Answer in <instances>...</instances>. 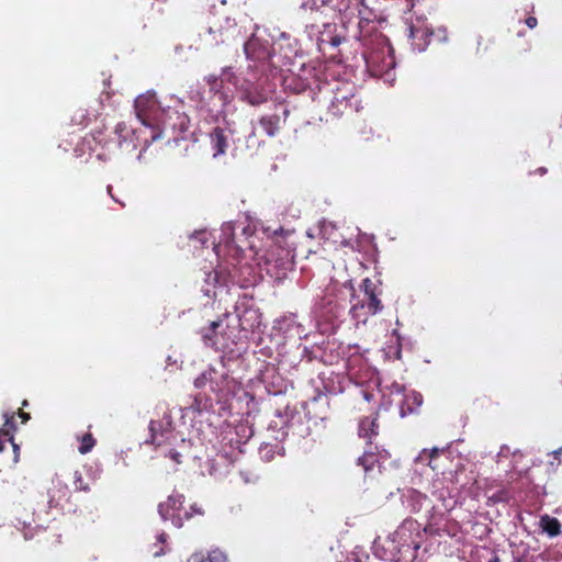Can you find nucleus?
<instances>
[{
    "label": "nucleus",
    "mask_w": 562,
    "mask_h": 562,
    "mask_svg": "<svg viewBox=\"0 0 562 562\" xmlns=\"http://www.w3.org/2000/svg\"><path fill=\"white\" fill-rule=\"evenodd\" d=\"M434 504L426 515L427 522L422 529L420 524L412 518L405 519L401 526L390 536L400 553H409L412 559L416 558L422 547L424 533L435 536L456 537L460 531L459 522L451 517L458 499L449 485L443 480H436L432 490Z\"/></svg>",
    "instance_id": "1"
},
{
    "label": "nucleus",
    "mask_w": 562,
    "mask_h": 562,
    "mask_svg": "<svg viewBox=\"0 0 562 562\" xmlns=\"http://www.w3.org/2000/svg\"><path fill=\"white\" fill-rule=\"evenodd\" d=\"M353 291L349 283H331L325 289L324 295L313 307L316 326L323 334H333L340 326L348 301L351 304L350 315L357 325L366 324L370 316L382 311L379 297L360 299Z\"/></svg>",
    "instance_id": "2"
},
{
    "label": "nucleus",
    "mask_w": 562,
    "mask_h": 562,
    "mask_svg": "<svg viewBox=\"0 0 562 562\" xmlns=\"http://www.w3.org/2000/svg\"><path fill=\"white\" fill-rule=\"evenodd\" d=\"M241 237L238 241H235L234 234L236 229V222H226L221 227L218 241L214 244V251L220 257H232L237 260L246 248L254 252L255 257L269 258L263 252V238L267 240L271 239L272 236L282 233V227L270 229L266 227L260 221L245 215V222L243 223Z\"/></svg>",
    "instance_id": "3"
},
{
    "label": "nucleus",
    "mask_w": 562,
    "mask_h": 562,
    "mask_svg": "<svg viewBox=\"0 0 562 562\" xmlns=\"http://www.w3.org/2000/svg\"><path fill=\"white\" fill-rule=\"evenodd\" d=\"M376 23L372 22L371 31L358 40L362 46V58L370 76L393 85L396 79L394 52L387 37L378 31Z\"/></svg>",
    "instance_id": "4"
},
{
    "label": "nucleus",
    "mask_w": 562,
    "mask_h": 562,
    "mask_svg": "<svg viewBox=\"0 0 562 562\" xmlns=\"http://www.w3.org/2000/svg\"><path fill=\"white\" fill-rule=\"evenodd\" d=\"M194 386L205 395L206 403L203 408L212 406V402L226 403L235 396L240 389V384L229 376L223 369L209 368L202 372L195 380Z\"/></svg>",
    "instance_id": "5"
},
{
    "label": "nucleus",
    "mask_w": 562,
    "mask_h": 562,
    "mask_svg": "<svg viewBox=\"0 0 562 562\" xmlns=\"http://www.w3.org/2000/svg\"><path fill=\"white\" fill-rule=\"evenodd\" d=\"M244 53L248 60V68L263 75L274 77L278 72L279 60L271 50V43L265 30L256 27L251 36L244 43Z\"/></svg>",
    "instance_id": "6"
},
{
    "label": "nucleus",
    "mask_w": 562,
    "mask_h": 562,
    "mask_svg": "<svg viewBox=\"0 0 562 562\" xmlns=\"http://www.w3.org/2000/svg\"><path fill=\"white\" fill-rule=\"evenodd\" d=\"M355 87L347 82H324L317 92L316 102L327 109V115L333 119L340 116L348 109L358 111V101L355 100Z\"/></svg>",
    "instance_id": "7"
},
{
    "label": "nucleus",
    "mask_w": 562,
    "mask_h": 562,
    "mask_svg": "<svg viewBox=\"0 0 562 562\" xmlns=\"http://www.w3.org/2000/svg\"><path fill=\"white\" fill-rule=\"evenodd\" d=\"M116 142H109L105 144L108 149L112 147H119L122 151L132 153L137 148L138 145L144 144V148L137 156L140 160L142 153L155 140L160 138V133L157 132L153 126L144 125L139 127H131L125 123H119L115 126Z\"/></svg>",
    "instance_id": "8"
},
{
    "label": "nucleus",
    "mask_w": 562,
    "mask_h": 562,
    "mask_svg": "<svg viewBox=\"0 0 562 562\" xmlns=\"http://www.w3.org/2000/svg\"><path fill=\"white\" fill-rule=\"evenodd\" d=\"M280 72V80L285 90L302 93L310 92L313 101L317 98V92L323 83L319 79L318 71L311 65L301 64L297 71L292 69L278 68Z\"/></svg>",
    "instance_id": "9"
},
{
    "label": "nucleus",
    "mask_w": 562,
    "mask_h": 562,
    "mask_svg": "<svg viewBox=\"0 0 562 562\" xmlns=\"http://www.w3.org/2000/svg\"><path fill=\"white\" fill-rule=\"evenodd\" d=\"M229 315L225 314L223 318L213 321L207 327L201 329L200 334L203 342L216 350L233 351V346L237 345L236 329L228 322Z\"/></svg>",
    "instance_id": "10"
},
{
    "label": "nucleus",
    "mask_w": 562,
    "mask_h": 562,
    "mask_svg": "<svg viewBox=\"0 0 562 562\" xmlns=\"http://www.w3.org/2000/svg\"><path fill=\"white\" fill-rule=\"evenodd\" d=\"M302 417L299 413L285 408L284 412L277 411L273 419L269 424V430L273 432V438L278 441L284 440L290 434L303 436L304 431L300 429Z\"/></svg>",
    "instance_id": "11"
},
{
    "label": "nucleus",
    "mask_w": 562,
    "mask_h": 562,
    "mask_svg": "<svg viewBox=\"0 0 562 562\" xmlns=\"http://www.w3.org/2000/svg\"><path fill=\"white\" fill-rule=\"evenodd\" d=\"M201 116H204L206 119L205 113L212 117V120L217 123L215 127L212 128V131L209 133L210 135V144L211 148L213 150V157H218L221 155H224L227 150V148L231 145L232 137H233V131L227 125H220V120L224 117L222 116V113L220 110H216L215 113H213V110H200Z\"/></svg>",
    "instance_id": "12"
},
{
    "label": "nucleus",
    "mask_w": 562,
    "mask_h": 562,
    "mask_svg": "<svg viewBox=\"0 0 562 562\" xmlns=\"http://www.w3.org/2000/svg\"><path fill=\"white\" fill-rule=\"evenodd\" d=\"M135 112L142 126L149 125L156 130L165 106H161L153 91H147L135 99Z\"/></svg>",
    "instance_id": "13"
},
{
    "label": "nucleus",
    "mask_w": 562,
    "mask_h": 562,
    "mask_svg": "<svg viewBox=\"0 0 562 562\" xmlns=\"http://www.w3.org/2000/svg\"><path fill=\"white\" fill-rule=\"evenodd\" d=\"M348 348L349 350L355 349L346 360V368L350 379L353 380L356 384H363L368 381L378 385L379 380L376 372L368 366L362 355H358L359 347L349 346Z\"/></svg>",
    "instance_id": "14"
},
{
    "label": "nucleus",
    "mask_w": 562,
    "mask_h": 562,
    "mask_svg": "<svg viewBox=\"0 0 562 562\" xmlns=\"http://www.w3.org/2000/svg\"><path fill=\"white\" fill-rule=\"evenodd\" d=\"M149 439L145 443L154 445L156 448L171 446L178 440L169 413H165L160 419L149 423Z\"/></svg>",
    "instance_id": "15"
},
{
    "label": "nucleus",
    "mask_w": 562,
    "mask_h": 562,
    "mask_svg": "<svg viewBox=\"0 0 562 562\" xmlns=\"http://www.w3.org/2000/svg\"><path fill=\"white\" fill-rule=\"evenodd\" d=\"M290 110L285 103H273V108L261 115L257 124L269 137H274L285 124Z\"/></svg>",
    "instance_id": "16"
},
{
    "label": "nucleus",
    "mask_w": 562,
    "mask_h": 562,
    "mask_svg": "<svg viewBox=\"0 0 562 562\" xmlns=\"http://www.w3.org/2000/svg\"><path fill=\"white\" fill-rule=\"evenodd\" d=\"M189 116L178 108L166 106L159 116L156 131L162 133L170 130L172 132L183 133L189 128Z\"/></svg>",
    "instance_id": "17"
},
{
    "label": "nucleus",
    "mask_w": 562,
    "mask_h": 562,
    "mask_svg": "<svg viewBox=\"0 0 562 562\" xmlns=\"http://www.w3.org/2000/svg\"><path fill=\"white\" fill-rule=\"evenodd\" d=\"M409 40L414 50L425 52L429 45L434 31L426 24L424 18L418 16L408 24Z\"/></svg>",
    "instance_id": "18"
},
{
    "label": "nucleus",
    "mask_w": 562,
    "mask_h": 562,
    "mask_svg": "<svg viewBox=\"0 0 562 562\" xmlns=\"http://www.w3.org/2000/svg\"><path fill=\"white\" fill-rule=\"evenodd\" d=\"M273 328L288 338L303 339L308 336V330L297 321V315L294 313H289L277 318Z\"/></svg>",
    "instance_id": "19"
},
{
    "label": "nucleus",
    "mask_w": 562,
    "mask_h": 562,
    "mask_svg": "<svg viewBox=\"0 0 562 562\" xmlns=\"http://www.w3.org/2000/svg\"><path fill=\"white\" fill-rule=\"evenodd\" d=\"M435 482L432 483V485ZM432 490L431 487L430 497H428L426 494L420 493L419 491L415 488H405L401 493V502L402 505L413 514L419 513L422 509L429 507L427 513L431 509L434 504V497H432Z\"/></svg>",
    "instance_id": "20"
},
{
    "label": "nucleus",
    "mask_w": 562,
    "mask_h": 562,
    "mask_svg": "<svg viewBox=\"0 0 562 562\" xmlns=\"http://www.w3.org/2000/svg\"><path fill=\"white\" fill-rule=\"evenodd\" d=\"M184 503V496L179 493H175L168 497V499L158 505V513L160 518L166 520H171V524L176 528H181L183 526V518L178 514V512L182 508Z\"/></svg>",
    "instance_id": "21"
},
{
    "label": "nucleus",
    "mask_w": 562,
    "mask_h": 562,
    "mask_svg": "<svg viewBox=\"0 0 562 562\" xmlns=\"http://www.w3.org/2000/svg\"><path fill=\"white\" fill-rule=\"evenodd\" d=\"M261 381L266 391L272 395L285 394L291 383L285 380L274 367H268L261 374Z\"/></svg>",
    "instance_id": "22"
},
{
    "label": "nucleus",
    "mask_w": 562,
    "mask_h": 562,
    "mask_svg": "<svg viewBox=\"0 0 562 562\" xmlns=\"http://www.w3.org/2000/svg\"><path fill=\"white\" fill-rule=\"evenodd\" d=\"M252 436V430L247 424H239L234 428H228L225 431L223 440L231 447V454L241 452V446L245 445Z\"/></svg>",
    "instance_id": "23"
},
{
    "label": "nucleus",
    "mask_w": 562,
    "mask_h": 562,
    "mask_svg": "<svg viewBox=\"0 0 562 562\" xmlns=\"http://www.w3.org/2000/svg\"><path fill=\"white\" fill-rule=\"evenodd\" d=\"M277 45L280 50L283 52L282 55L277 56V60H279V68L288 66L292 57L297 56L300 50L297 40L286 33L280 34Z\"/></svg>",
    "instance_id": "24"
},
{
    "label": "nucleus",
    "mask_w": 562,
    "mask_h": 562,
    "mask_svg": "<svg viewBox=\"0 0 562 562\" xmlns=\"http://www.w3.org/2000/svg\"><path fill=\"white\" fill-rule=\"evenodd\" d=\"M225 22V27L215 29L214 26H210L207 29L209 35L212 36V41L214 42V44L228 42L232 37H234L235 33L237 32L236 23L234 20L226 18Z\"/></svg>",
    "instance_id": "25"
},
{
    "label": "nucleus",
    "mask_w": 562,
    "mask_h": 562,
    "mask_svg": "<svg viewBox=\"0 0 562 562\" xmlns=\"http://www.w3.org/2000/svg\"><path fill=\"white\" fill-rule=\"evenodd\" d=\"M238 326L243 330H254L261 325V316L256 310H247L243 315H237Z\"/></svg>",
    "instance_id": "26"
},
{
    "label": "nucleus",
    "mask_w": 562,
    "mask_h": 562,
    "mask_svg": "<svg viewBox=\"0 0 562 562\" xmlns=\"http://www.w3.org/2000/svg\"><path fill=\"white\" fill-rule=\"evenodd\" d=\"M378 414L373 417H366L361 419L359 424V436L369 439V443H372V438L378 435Z\"/></svg>",
    "instance_id": "27"
},
{
    "label": "nucleus",
    "mask_w": 562,
    "mask_h": 562,
    "mask_svg": "<svg viewBox=\"0 0 562 562\" xmlns=\"http://www.w3.org/2000/svg\"><path fill=\"white\" fill-rule=\"evenodd\" d=\"M423 404V396L417 392L407 394L401 405V416L414 413Z\"/></svg>",
    "instance_id": "28"
},
{
    "label": "nucleus",
    "mask_w": 562,
    "mask_h": 562,
    "mask_svg": "<svg viewBox=\"0 0 562 562\" xmlns=\"http://www.w3.org/2000/svg\"><path fill=\"white\" fill-rule=\"evenodd\" d=\"M269 93L265 90H258L257 87L250 86L245 88L243 99L251 105L262 104L268 100Z\"/></svg>",
    "instance_id": "29"
},
{
    "label": "nucleus",
    "mask_w": 562,
    "mask_h": 562,
    "mask_svg": "<svg viewBox=\"0 0 562 562\" xmlns=\"http://www.w3.org/2000/svg\"><path fill=\"white\" fill-rule=\"evenodd\" d=\"M540 528L551 538L557 537L561 532L560 521L557 518L550 517L548 515H544L540 518Z\"/></svg>",
    "instance_id": "30"
},
{
    "label": "nucleus",
    "mask_w": 562,
    "mask_h": 562,
    "mask_svg": "<svg viewBox=\"0 0 562 562\" xmlns=\"http://www.w3.org/2000/svg\"><path fill=\"white\" fill-rule=\"evenodd\" d=\"M378 462L379 459L372 448L366 449L363 454L358 459V464L362 465L366 472L373 469Z\"/></svg>",
    "instance_id": "31"
},
{
    "label": "nucleus",
    "mask_w": 562,
    "mask_h": 562,
    "mask_svg": "<svg viewBox=\"0 0 562 562\" xmlns=\"http://www.w3.org/2000/svg\"><path fill=\"white\" fill-rule=\"evenodd\" d=\"M277 447V445L262 443L259 448V456L261 460L266 462L271 461L274 457Z\"/></svg>",
    "instance_id": "32"
},
{
    "label": "nucleus",
    "mask_w": 562,
    "mask_h": 562,
    "mask_svg": "<svg viewBox=\"0 0 562 562\" xmlns=\"http://www.w3.org/2000/svg\"><path fill=\"white\" fill-rule=\"evenodd\" d=\"M360 288L363 291L362 297H364V300H371V297H378V294L375 293V285L369 278H366L362 281Z\"/></svg>",
    "instance_id": "33"
},
{
    "label": "nucleus",
    "mask_w": 562,
    "mask_h": 562,
    "mask_svg": "<svg viewBox=\"0 0 562 562\" xmlns=\"http://www.w3.org/2000/svg\"><path fill=\"white\" fill-rule=\"evenodd\" d=\"M438 454V449L434 448L432 450L428 451L427 449H424L415 459L416 462L427 463L429 467L431 465V460Z\"/></svg>",
    "instance_id": "34"
},
{
    "label": "nucleus",
    "mask_w": 562,
    "mask_h": 562,
    "mask_svg": "<svg viewBox=\"0 0 562 562\" xmlns=\"http://www.w3.org/2000/svg\"><path fill=\"white\" fill-rule=\"evenodd\" d=\"M94 445H95V440L93 439V437L90 434H86L81 438V445L79 447V452L81 454H86L92 450Z\"/></svg>",
    "instance_id": "35"
},
{
    "label": "nucleus",
    "mask_w": 562,
    "mask_h": 562,
    "mask_svg": "<svg viewBox=\"0 0 562 562\" xmlns=\"http://www.w3.org/2000/svg\"><path fill=\"white\" fill-rule=\"evenodd\" d=\"M221 82H228L234 86H238V78L236 77L235 72L231 67H226L222 70V74L220 76Z\"/></svg>",
    "instance_id": "36"
},
{
    "label": "nucleus",
    "mask_w": 562,
    "mask_h": 562,
    "mask_svg": "<svg viewBox=\"0 0 562 562\" xmlns=\"http://www.w3.org/2000/svg\"><path fill=\"white\" fill-rule=\"evenodd\" d=\"M207 560L209 562H227V557L223 551L214 549L210 551Z\"/></svg>",
    "instance_id": "37"
},
{
    "label": "nucleus",
    "mask_w": 562,
    "mask_h": 562,
    "mask_svg": "<svg viewBox=\"0 0 562 562\" xmlns=\"http://www.w3.org/2000/svg\"><path fill=\"white\" fill-rule=\"evenodd\" d=\"M74 479H75V481H74L75 488L77 491H83V492L90 491L89 485L83 483L82 474L79 471L75 472Z\"/></svg>",
    "instance_id": "38"
},
{
    "label": "nucleus",
    "mask_w": 562,
    "mask_h": 562,
    "mask_svg": "<svg viewBox=\"0 0 562 562\" xmlns=\"http://www.w3.org/2000/svg\"><path fill=\"white\" fill-rule=\"evenodd\" d=\"M211 234L207 231H198L191 235L193 240H198L202 246L209 243Z\"/></svg>",
    "instance_id": "39"
},
{
    "label": "nucleus",
    "mask_w": 562,
    "mask_h": 562,
    "mask_svg": "<svg viewBox=\"0 0 562 562\" xmlns=\"http://www.w3.org/2000/svg\"><path fill=\"white\" fill-rule=\"evenodd\" d=\"M203 514H204L203 509L200 506H198L196 504H193L190 507V509L184 513V517H182V518H183V520L184 519L188 520V519L192 518L194 515H203Z\"/></svg>",
    "instance_id": "40"
},
{
    "label": "nucleus",
    "mask_w": 562,
    "mask_h": 562,
    "mask_svg": "<svg viewBox=\"0 0 562 562\" xmlns=\"http://www.w3.org/2000/svg\"><path fill=\"white\" fill-rule=\"evenodd\" d=\"M432 36H436V38L442 43L447 42L448 40L447 30L445 27L438 29L436 32H434Z\"/></svg>",
    "instance_id": "41"
},
{
    "label": "nucleus",
    "mask_w": 562,
    "mask_h": 562,
    "mask_svg": "<svg viewBox=\"0 0 562 562\" xmlns=\"http://www.w3.org/2000/svg\"><path fill=\"white\" fill-rule=\"evenodd\" d=\"M165 456L170 458L177 464L181 463V454L178 451H176L175 449H169Z\"/></svg>",
    "instance_id": "42"
},
{
    "label": "nucleus",
    "mask_w": 562,
    "mask_h": 562,
    "mask_svg": "<svg viewBox=\"0 0 562 562\" xmlns=\"http://www.w3.org/2000/svg\"><path fill=\"white\" fill-rule=\"evenodd\" d=\"M188 562H209L207 558L204 557L203 553L196 552L193 553L189 559Z\"/></svg>",
    "instance_id": "43"
},
{
    "label": "nucleus",
    "mask_w": 562,
    "mask_h": 562,
    "mask_svg": "<svg viewBox=\"0 0 562 562\" xmlns=\"http://www.w3.org/2000/svg\"><path fill=\"white\" fill-rule=\"evenodd\" d=\"M206 81L211 86L212 90H216L218 87L220 78H217L216 76H209L206 77Z\"/></svg>",
    "instance_id": "44"
},
{
    "label": "nucleus",
    "mask_w": 562,
    "mask_h": 562,
    "mask_svg": "<svg viewBox=\"0 0 562 562\" xmlns=\"http://www.w3.org/2000/svg\"><path fill=\"white\" fill-rule=\"evenodd\" d=\"M509 453V448L507 446H502L499 452L497 453V461H499L501 457H507Z\"/></svg>",
    "instance_id": "45"
},
{
    "label": "nucleus",
    "mask_w": 562,
    "mask_h": 562,
    "mask_svg": "<svg viewBox=\"0 0 562 562\" xmlns=\"http://www.w3.org/2000/svg\"><path fill=\"white\" fill-rule=\"evenodd\" d=\"M526 24L528 25V27L533 29L537 26V19L535 16H529L528 19H526Z\"/></svg>",
    "instance_id": "46"
},
{
    "label": "nucleus",
    "mask_w": 562,
    "mask_h": 562,
    "mask_svg": "<svg viewBox=\"0 0 562 562\" xmlns=\"http://www.w3.org/2000/svg\"><path fill=\"white\" fill-rule=\"evenodd\" d=\"M313 358H321L324 362H328V363H333L334 362V359H327L325 358V355H313L312 357H308V360H312Z\"/></svg>",
    "instance_id": "47"
},
{
    "label": "nucleus",
    "mask_w": 562,
    "mask_h": 562,
    "mask_svg": "<svg viewBox=\"0 0 562 562\" xmlns=\"http://www.w3.org/2000/svg\"><path fill=\"white\" fill-rule=\"evenodd\" d=\"M167 538H168V536H167L166 532H160V533L157 535V541L159 543H166Z\"/></svg>",
    "instance_id": "48"
},
{
    "label": "nucleus",
    "mask_w": 562,
    "mask_h": 562,
    "mask_svg": "<svg viewBox=\"0 0 562 562\" xmlns=\"http://www.w3.org/2000/svg\"><path fill=\"white\" fill-rule=\"evenodd\" d=\"M362 395L367 402H370L373 400V394L367 390L362 391Z\"/></svg>",
    "instance_id": "49"
},
{
    "label": "nucleus",
    "mask_w": 562,
    "mask_h": 562,
    "mask_svg": "<svg viewBox=\"0 0 562 562\" xmlns=\"http://www.w3.org/2000/svg\"><path fill=\"white\" fill-rule=\"evenodd\" d=\"M211 279H213L214 281H217V272H214V274L212 272H210L206 277V282L209 283Z\"/></svg>",
    "instance_id": "50"
},
{
    "label": "nucleus",
    "mask_w": 562,
    "mask_h": 562,
    "mask_svg": "<svg viewBox=\"0 0 562 562\" xmlns=\"http://www.w3.org/2000/svg\"><path fill=\"white\" fill-rule=\"evenodd\" d=\"M255 128H256V125L252 123V131L248 135V139H247L248 143H250L254 139V137H255Z\"/></svg>",
    "instance_id": "51"
},
{
    "label": "nucleus",
    "mask_w": 562,
    "mask_h": 562,
    "mask_svg": "<svg viewBox=\"0 0 562 562\" xmlns=\"http://www.w3.org/2000/svg\"><path fill=\"white\" fill-rule=\"evenodd\" d=\"M20 417L23 419V423L27 422L30 419V415L24 412H20Z\"/></svg>",
    "instance_id": "52"
},
{
    "label": "nucleus",
    "mask_w": 562,
    "mask_h": 562,
    "mask_svg": "<svg viewBox=\"0 0 562 562\" xmlns=\"http://www.w3.org/2000/svg\"><path fill=\"white\" fill-rule=\"evenodd\" d=\"M487 562H501V560L496 553H493L492 558Z\"/></svg>",
    "instance_id": "53"
},
{
    "label": "nucleus",
    "mask_w": 562,
    "mask_h": 562,
    "mask_svg": "<svg viewBox=\"0 0 562 562\" xmlns=\"http://www.w3.org/2000/svg\"><path fill=\"white\" fill-rule=\"evenodd\" d=\"M162 554H165V550L162 548L154 553L155 557H161Z\"/></svg>",
    "instance_id": "54"
},
{
    "label": "nucleus",
    "mask_w": 562,
    "mask_h": 562,
    "mask_svg": "<svg viewBox=\"0 0 562 562\" xmlns=\"http://www.w3.org/2000/svg\"><path fill=\"white\" fill-rule=\"evenodd\" d=\"M334 346H335V342H329L328 341L327 345H326V350L327 349L333 350Z\"/></svg>",
    "instance_id": "55"
},
{
    "label": "nucleus",
    "mask_w": 562,
    "mask_h": 562,
    "mask_svg": "<svg viewBox=\"0 0 562 562\" xmlns=\"http://www.w3.org/2000/svg\"><path fill=\"white\" fill-rule=\"evenodd\" d=\"M393 389H394L397 393H400V392L402 391V387H401V385H398V384H394V385H393Z\"/></svg>",
    "instance_id": "56"
},
{
    "label": "nucleus",
    "mask_w": 562,
    "mask_h": 562,
    "mask_svg": "<svg viewBox=\"0 0 562 562\" xmlns=\"http://www.w3.org/2000/svg\"><path fill=\"white\" fill-rule=\"evenodd\" d=\"M538 172L540 175H544L547 172L546 168H539Z\"/></svg>",
    "instance_id": "57"
},
{
    "label": "nucleus",
    "mask_w": 562,
    "mask_h": 562,
    "mask_svg": "<svg viewBox=\"0 0 562 562\" xmlns=\"http://www.w3.org/2000/svg\"><path fill=\"white\" fill-rule=\"evenodd\" d=\"M215 97L218 98L220 101H223V94L215 93Z\"/></svg>",
    "instance_id": "58"
},
{
    "label": "nucleus",
    "mask_w": 562,
    "mask_h": 562,
    "mask_svg": "<svg viewBox=\"0 0 562 562\" xmlns=\"http://www.w3.org/2000/svg\"><path fill=\"white\" fill-rule=\"evenodd\" d=\"M203 291H204L205 295H207V296H210V295H211V291H210V289H205V290H203Z\"/></svg>",
    "instance_id": "59"
},
{
    "label": "nucleus",
    "mask_w": 562,
    "mask_h": 562,
    "mask_svg": "<svg viewBox=\"0 0 562 562\" xmlns=\"http://www.w3.org/2000/svg\"><path fill=\"white\" fill-rule=\"evenodd\" d=\"M200 396H201V394H199V396H196V398H195V402H198V403H199V406L201 405V401H202V400L200 398Z\"/></svg>",
    "instance_id": "60"
},
{
    "label": "nucleus",
    "mask_w": 562,
    "mask_h": 562,
    "mask_svg": "<svg viewBox=\"0 0 562 562\" xmlns=\"http://www.w3.org/2000/svg\"><path fill=\"white\" fill-rule=\"evenodd\" d=\"M24 538L27 540V539H31L32 536H30L27 532L24 533Z\"/></svg>",
    "instance_id": "61"
},
{
    "label": "nucleus",
    "mask_w": 562,
    "mask_h": 562,
    "mask_svg": "<svg viewBox=\"0 0 562 562\" xmlns=\"http://www.w3.org/2000/svg\"><path fill=\"white\" fill-rule=\"evenodd\" d=\"M227 456H228V452H225V453H223V454H221V456H218V457H220V458H227Z\"/></svg>",
    "instance_id": "62"
},
{
    "label": "nucleus",
    "mask_w": 562,
    "mask_h": 562,
    "mask_svg": "<svg viewBox=\"0 0 562 562\" xmlns=\"http://www.w3.org/2000/svg\"><path fill=\"white\" fill-rule=\"evenodd\" d=\"M98 159H103V154H97Z\"/></svg>",
    "instance_id": "63"
},
{
    "label": "nucleus",
    "mask_w": 562,
    "mask_h": 562,
    "mask_svg": "<svg viewBox=\"0 0 562 562\" xmlns=\"http://www.w3.org/2000/svg\"><path fill=\"white\" fill-rule=\"evenodd\" d=\"M112 186H108V193L111 195Z\"/></svg>",
    "instance_id": "64"
}]
</instances>
